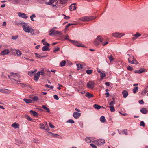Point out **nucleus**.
<instances>
[{
	"label": "nucleus",
	"mask_w": 148,
	"mask_h": 148,
	"mask_svg": "<svg viewBox=\"0 0 148 148\" xmlns=\"http://www.w3.org/2000/svg\"><path fill=\"white\" fill-rule=\"evenodd\" d=\"M129 57V58H128V60L129 62L131 64H138V62L135 58L134 56L132 55H130L128 54L127 55Z\"/></svg>",
	"instance_id": "nucleus-1"
},
{
	"label": "nucleus",
	"mask_w": 148,
	"mask_h": 148,
	"mask_svg": "<svg viewBox=\"0 0 148 148\" xmlns=\"http://www.w3.org/2000/svg\"><path fill=\"white\" fill-rule=\"evenodd\" d=\"M22 27L23 28V30L26 32L28 33L30 32L32 35L34 34V31L33 29L30 28V27L28 26H26L24 25H22Z\"/></svg>",
	"instance_id": "nucleus-2"
},
{
	"label": "nucleus",
	"mask_w": 148,
	"mask_h": 148,
	"mask_svg": "<svg viewBox=\"0 0 148 148\" xmlns=\"http://www.w3.org/2000/svg\"><path fill=\"white\" fill-rule=\"evenodd\" d=\"M102 42V37L101 35L98 36L94 41V44L95 46H97Z\"/></svg>",
	"instance_id": "nucleus-3"
},
{
	"label": "nucleus",
	"mask_w": 148,
	"mask_h": 148,
	"mask_svg": "<svg viewBox=\"0 0 148 148\" xmlns=\"http://www.w3.org/2000/svg\"><path fill=\"white\" fill-rule=\"evenodd\" d=\"M51 32L49 34V35L51 36H53L56 34H59V35H62V33L61 32L55 30H51L50 32Z\"/></svg>",
	"instance_id": "nucleus-4"
},
{
	"label": "nucleus",
	"mask_w": 148,
	"mask_h": 148,
	"mask_svg": "<svg viewBox=\"0 0 148 148\" xmlns=\"http://www.w3.org/2000/svg\"><path fill=\"white\" fill-rule=\"evenodd\" d=\"M10 74H11L10 75H8V78L12 81L14 80L16 81V76L15 75V73L13 72H11Z\"/></svg>",
	"instance_id": "nucleus-5"
},
{
	"label": "nucleus",
	"mask_w": 148,
	"mask_h": 148,
	"mask_svg": "<svg viewBox=\"0 0 148 148\" xmlns=\"http://www.w3.org/2000/svg\"><path fill=\"white\" fill-rule=\"evenodd\" d=\"M70 41H71L73 44L77 46L78 47H85L82 44L79 43L77 41L71 40H70Z\"/></svg>",
	"instance_id": "nucleus-6"
},
{
	"label": "nucleus",
	"mask_w": 148,
	"mask_h": 148,
	"mask_svg": "<svg viewBox=\"0 0 148 148\" xmlns=\"http://www.w3.org/2000/svg\"><path fill=\"white\" fill-rule=\"evenodd\" d=\"M95 83L92 81H89L87 83V86L88 88L90 89H93L94 87Z\"/></svg>",
	"instance_id": "nucleus-7"
},
{
	"label": "nucleus",
	"mask_w": 148,
	"mask_h": 148,
	"mask_svg": "<svg viewBox=\"0 0 148 148\" xmlns=\"http://www.w3.org/2000/svg\"><path fill=\"white\" fill-rule=\"evenodd\" d=\"M18 14L19 17L24 19H27L28 17L27 15L24 13L19 12L18 13Z\"/></svg>",
	"instance_id": "nucleus-8"
},
{
	"label": "nucleus",
	"mask_w": 148,
	"mask_h": 148,
	"mask_svg": "<svg viewBox=\"0 0 148 148\" xmlns=\"http://www.w3.org/2000/svg\"><path fill=\"white\" fill-rule=\"evenodd\" d=\"M40 128L42 129H44L47 131H49L50 130L49 127L46 128L44 124L41 123L40 124Z\"/></svg>",
	"instance_id": "nucleus-9"
},
{
	"label": "nucleus",
	"mask_w": 148,
	"mask_h": 148,
	"mask_svg": "<svg viewBox=\"0 0 148 148\" xmlns=\"http://www.w3.org/2000/svg\"><path fill=\"white\" fill-rule=\"evenodd\" d=\"M81 114V113L75 112L73 113V116L75 118L77 119L80 116Z\"/></svg>",
	"instance_id": "nucleus-10"
},
{
	"label": "nucleus",
	"mask_w": 148,
	"mask_h": 148,
	"mask_svg": "<svg viewBox=\"0 0 148 148\" xmlns=\"http://www.w3.org/2000/svg\"><path fill=\"white\" fill-rule=\"evenodd\" d=\"M112 34L113 36L119 38H120L122 36L124 35V34L123 33H113Z\"/></svg>",
	"instance_id": "nucleus-11"
},
{
	"label": "nucleus",
	"mask_w": 148,
	"mask_h": 148,
	"mask_svg": "<svg viewBox=\"0 0 148 148\" xmlns=\"http://www.w3.org/2000/svg\"><path fill=\"white\" fill-rule=\"evenodd\" d=\"M40 72H38L37 73L34 75V79L36 81H38L40 76Z\"/></svg>",
	"instance_id": "nucleus-12"
},
{
	"label": "nucleus",
	"mask_w": 148,
	"mask_h": 148,
	"mask_svg": "<svg viewBox=\"0 0 148 148\" xmlns=\"http://www.w3.org/2000/svg\"><path fill=\"white\" fill-rule=\"evenodd\" d=\"M9 51L8 49H5L2 51L1 53V55H4L8 54L9 53Z\"/></svg>",
	"instance_id": "nucleus-13"
},
{
	"label": "nucleus",
	"mask_w": 148,
	"mask_h": 148,
	"mask_svg": "<svg viewBox=\"0 0 148 148\" xmlns=\"http://www.w3.org/2000/svg\"><path fill=\"white\" fill-rule=\"evenodd\" d=\"M37 71V69L35 70L30 71L28 72V74L32 76L35 74V72Z\"/></svg>",
	"instance_id": "nucleus-14"
},
{
	"label": "nucleus",
	"mask_w": 148,
	"mask_h": 148,
	"mask_svg": "<svg viewBox=\"0 0 148 148\" xmlns=\"http://www.w3.org/2000/svg\"><path fill=\"white\" fill-rule=\"evenodd\" d=\"M11 126L14 127V129L18 128L19 127V125L16 122H15L12 124Z\"/></svg>",
	"instance_id": "nucleus-15"
},
{
	"label": "nucleus",
	"mask_w": 148,
	"mask_h": 148,
	"mask_svg": "<svg viewBox=\"0 0 148 148\" xmlns=\"http://www.w3.org/2000/svg\"><path fill=\"white\" fill-rule=\"evenodd\" d=\"M30 113L31 114H32L34 116L38 117V113L36 112L31 110L30 111Z\"/></svg>",
	"instance_id": "nucleus-16"
},
{
	"label": "nucleus",
	"mask_w": 148,
	"mask_h": 148,
	"mask_svg": "<svg viewBox=\"0 0 148 148\" xmlns=\"http://www.w3.org/2000/svg\"><path fill=\"white\" fill-rule=\"evenodd\" d=\"M122 94L124 98H126L128 95V92L126 90H123L122 92Z\"/></svg>",
	"instance_id": "nucleus-17"
},
{
	"label": "nucleus",
	"mask_w": 148,
	"mask_h": 148,
	"mask_svg": "<svg viewBox=\"0 0 148 148\" xmlns=\"http://www.w3.org/2000/svg\"><path fill=\"white\" fill-rule=\"evenodd\" d=\"M23 100L26 103L29 104L32 103L33 101L31 99L25 98L23 99Z\"/></svg>",
	"instance_id": "nucleus-18"
},
{
	"label": "nucleus",
	"mask_w": 148,
	"mask_h": 148,
	"mask_svg": "<svg viewBox=\"0 0 148 148\" xmlns=\"http://www.w3.org/2000/svg\"><path fill=\"white\" fill-rule=\"evenodd\" d=\"M88 16L86 17H84L82 18H79V20L80 21H88Z\"/></svg>",
	"instance_id": "nucleus-19"
},
{
	"label": "nucleus",
	"mask_w": 148,
	"mask_h": 148,
	"mask_svg": "<svg viewBox=\"0 0 148 148\" xmlns=\"http://www.w3.org/2000/svg\"><path fill=\"white\" fill-rule=\"evenodd\" d=\"M145 69H141L139 70H136L134 71V72L135 73L140 74L145 71Z\"/></svg>",
	"instance_id": "nucleus-20"
},
{
	"label": "nucleus",
	"mask_w": 148,
	"mask_h": 148,
	"mask_svg": "<svg viewBox=\"0 0 148 148\" xmlns=\"http://www.w3.org/2000/svg\"><path fill=\"white\" fill-rule=\"evenodd\" d=\"M56 0H50L48 2H46L45 4L47 5H51L53 3L56 2Z\"/></svg>",
	"instance_id": "nucleus-21"
},
{
	"label": "nucleus",
	"mask_w": 148,
	"mask_h": 148,
	"mask_svg": "<svg viewBox=\"0 0 148 148\" xmlns=\"http://www.w3.org/2000/svg\"><path fill=\"white\" fill-rule=\"evenodd\" d=\"M86 96L88 97V98H90L94 96V95L88 92H86Z\"/></svg>",
	"instance_id": "nucleus-22"
},
{
	"label": "nucleus",
	"mask_w": 148,
	"mask_h": 148,
	"mask_svg": "<svg viewBox=\"0 0 148 148\" xmlns=\"http://www.w3.org/2000/svg\"><path fill=\"white\" fill-rule=\"evenodd\" d=\"M47 105H42V108H44L45 110H46V112H47L49 113L50 112V110L49 109L46 107Z\"/></svg>",
	"instance_id": "nucleus-23"
},
{
	"label": "nucleus",
	"mask_w": 148,
	"mask_h": 148,
	"mask_svg": "<svg viewBox=\"0 0 148 148\" xmlns=\"http://www.w3.org/2000/svg\"><path fill=\"white\" fill-rule=\"evenodd\" d=\"M140 112L142 113L145 114L147 113L148 110L146 108H143L140 110Z\"/></svg>",
	"instance_id": "nucleus-24"
},
{
	"label": "nucleus",
	"mask_w": 148,
	"mask_h": 148,
	"mask_svg": "<svg viewBox=\"0 0 148 148\" xmlns=\"http://www.w3.org/2000/svg\"><path fill=\"white\" fill-rule=\"evenodd\" d=\"M93 107L95 109L99 110L101 108V106L97 104H95L93 105Z\"/></svg>",
	"instance_id": "nucleus-25"
},
{
	"label": "nucleus",
	"mask_w": 148,
	"mask_h": 148,
	"mask_svg": "<svg viewBox=\"0 0 148 148\" xmlns=\"http://www.w3.org/2000/svg\"><path fill=\"white\" fill-rule=\"evenodd\" d=\"M76 9V7L75 6L71 5L69 7V10L70 11H73L75 10Z\"/></svg>",
	"instance_id": "nucleus-26"
},
{
	"label": "nucleus",
	"mask_w": 148,
	"mask_h": 148,
	"mask_svg": "<svg viewBox=\"0 0 148 148\" xmlns=\"http://www.w3.org/2000/svg\"><path fill=\"white\" fill-rule=\"evenodd\" d=\"M42 50L43 51H49L50 49L48 47V46H44L42 47Z\"/></svg>",
	"instance_id": "nucleus-27"
},
{
	"label": "nucleus",
	"mask_w": 148,
	"mask_h": 148,
	"mask_svg": "<svg viewBox=\"0 0 148 148\" xmlns=\"http://www.w3.org/2000/svg\"><path fill=\"white\" fill-rule=\"evenodd\" d=\"M107 57L109 59L110 62H111L114 60V58H113L112 55H110V56H108Z\"/></svg>",
	"instance_id": "nucleus-28"
},
{
	"label": "nucleus",
	"mask_w": 148,
	"mask_h": 148,
	"mask_svg": "<svg viewBox=\"0 0 148 148\" xmlns=\"http://www.w3.org/2000/svg\"><path fill=\"white\" fill-rule=\"evenodd\" d=\"M96 142L97 145H101L102 144V139H99L96 141Z\"/></svg>",
	"instance_id": "nucleus-29"
},
{
	"label": "nucleus",
	"mask_w": 148,
	"mask_h": 148,
	"mask_svg": "<svg viewBox=\"0 0 148 148\" xmlns=\"http://www.w3.org/2000/svg\"><path fill=\"white\" fill-rule=\"evenodd\" d=\"M111 112H113L115 111V110L113 106H108Z\"/></svg>",
	"instance_id": "nucleus-30"
},
{
	"label": "nucleus",
	"mask_w": 148,
	"mask_h": 148,
	"mask_svg": "<svg viewBox=\"0 0 148 148\" xmlns=\"http://www.w3.org/2000/svg\"><path fill=\"white\" fill-rule=\"evenodd\" d=\"M65 64L66 61L65 60H63L60 63V65L61 67H62L65 66Z\"/></svg>",
	"instance_id": "nucleus-31"
},
{
	"label": "nucleus",
	"mask_w": 148,
	"mask_h": 148,
	"mask_svg": "<svg viewBox=\"0 0 148 148\" xmlns=\"http://www.w3.org/2000/svg\"><path fill=\"white\" fill-rule=\"evenodd\" d=\"M85 141L87 143H90L91 142V140L90 137H86L85 139Z\"/></svg>",
	"instance_id": "nucleus-32"
},
{
	"label": "nucleus",
	"mask_w": 148,
	"mask_h": 148,
	"mask_svg": "<svg viewBox=\"0 0 148 148\" xmlns=\"http://www.w3.org/2000/svg\"><path fill=\"white\" fill-rule=\"evenodd\" d=\"M60 48L59 47H55L53 49V52L54 53H56L59 51Z\"/></svg>",
	"instance_id": "nucleus-33"
},
{
	"label": "nucleus",
	"mask_w": 148,
	"mask_h": 148,
	"mask_svg": "<svg viewBox=\"0 0 148 148\" xmlns=\"http://www.w3.org/2000/svg\"><path fill=\"white\" fill-rule=\"evenodd\" d=\"M138 87H135L133 89V92L134 93H136L138 91Z\"/></svg>",
	"instance_id": "nucleus-34"
},
{
	"label": "nucleus",
	"mask_w": 148,
	"mask_h": 148,
	"mask_svg": "<svg viewBox=\"0 0 148 148\" xmlns=\"http://www.w3.org/2000/svg\"><path fill=\"white\" fill-rule=\"evenodd\" d=\"M32 99L35 101H37L39 100V99L38 97L37 96H34L33 97L31 98Z\"/></svg>",
	"instance_id": "nucleus-35"
},
{
	"label": "nucleus",
	"mask_w": 148,
	"mask_h": 148,
	"mask_svg": "<svg viewBox=\"0 0 148 148\" xmlns=\"http://www.w3.org/2000/svg\"><path fill=\"white\" fill-rule=\"evenodd\" d=\"M76 65L77 66V69L78 70H79L80 69H82V66L81 64L78 63Z\"/></svg>",
	"instance_id": "nucleus-36"
},
{
	"label": "nucleus",
	"mask_w": 148,
	"mask_h": 148,
	"mask_svg": "<svg viewBox=\"0 0 148 148\" xmlns=\"http://www.w3.org/2000/svg\"><path fill=\"white\" fill-rule=\"evenodd\" d=\"M97 71L99 73H100V80L102 79V72L101 71V70L99 69L98 68H97Z\"/></svg>",
	"instance_id": "nucleus-37"
},
{
	"label": "nucleus",
	"mask_w": 148,
	"mask_h": 148,
	"mask_svg": "<svg viewBox=\"0 0 148 148\" xmlns=\"http://www.w3.org/2000/svg\"><path fill=\"white\" fill-rule=\"evenodd\" d=\"M76 24H72V23H69L65 27V29H67L71 25H75Z\"/></svg>",
	"instance_id": "nucleus-38"
},
{
	"label": "nucleus",
	"mask_w": 148,
	"mask_h": 148,
	"mask_svg": "<svg viewBox=\"0 0 148 148\" xmlns=\"http://www.w3.org/2000/svg\"><path fill=\"white\" fill-rule=\"evenodd\" d=\"M21 0H13L12 3L14 4H18L21 1Z\"/></svg>",
	"instance_id": "nucleus-39"
},
{
	"label": "nucleus",
	"mask_w": 148,
	"mask_h": 148,
	"mask_svg": "<svg viewBox=\"0 0 148 148\" xmlns=\"http://www.w3.org/2000/svg\"><path fill=\"white\" fill-rule=\"evenodd\" d=\"M48 133L51 134H52V136L55 137H57V136H59V135L58 134H54L52 132H48Z\"/></svg>",
	"instance_id": "nucleus-40"
},
{
	"label": "nucleus",
	"mask_w": 148,
	"mask_h": 148,
	"mask_svg": "<svg viewBox=\"0 0 148 148\" xmlns=\"http://www.w3.org/2000/svg\"><path fill=\"white\" fill-rule=\"evenodd\" d=\"M86 72L87 74H90L92 73L93 70H87L86 71Z\"/></svg>",
	"instance_id": "nucleus-41"
},
{
	"label": "nucleus",
	"mask_w": 148,
	"mask_h": 148,
	"mask_svg": "<svg viewBox=\"0 0 148 148\" xmlns=\"http://www.w3.org/2000/svg\"><path fill=\"white\" fill-rule=\"evenodd\" d=\"M67 123H69L71 124H73L74 123V121L72 119H69L68 120L67 122Z\"/></svg>",
	"instance_id": "nucleus-42"
},
{
	"label": "nucleus",
	"mask_w": 148,
	"mask_h": 148,
	"mask_svg": "<svg viewBox=\"0 0 148 148\" xmlns=\"http://www.w3.org/2000/svg\"><path fill=\"white\" fill-rule=\"evenodd\" d=\"M141 36V34H140L138 32H137L136 34L133 35L134 36L136 37V38H138Z\"/></svg>",
	"instance_id": "nucleus-43"
},
{
	"label": "nucleus",
	"mask_w": 148,
	"mask_h": 148,
	"mask_svg": "<svg viewBox=\"0 0 148 148\" xmlns=\"http://www.w3.org/2000/svg\"><path fill=\"white\" fill-rule=\"evenodd\" d=\"M25 23L23 22L22 23H20L19 22H15V25H19L21 24L22 25L23 24H25Z\"/></svg>",
	"instance_id": "nucleus-44"
},
{
	"label": "nucleus",
	"mask_w": 148,
	"mask_h": 148,
	"mask_svg": "<svg viewBox=\"0 0 148 148\" xmlns=\"http://www.w3.org/2000/svg\"><path fill=\"white\" fill-rule=\"evenodd\" d=\"M148 91L146 89L144 90L142 92L141 94L143 95H144Z\"/></svg>",
	"instance_id": "nucleus-45"
},
{
	"label": "nucleus",
	"mask_w": 148,
	"mask_h": 148,
	"mask_svg": "<svg viewBox=\"0 0 148 148\" xmlns=\"http://www.w3.org/2000/svg\"><path fill=\"white\" fill-rule=\"evenodd\" d=\"M45 86L51 89H52L53 88V86H50L48 84L45 85Z\"/></svg>",
	"instance_id": "nucleus-46"
},
{
	"label": "nucleus",
	"mask_w": 148,
	"mask_h": 148,
	"mask_svg": "<svg viewBox=\"0 0 148 148\" xmlns=\"http://www.w3.org/2000/svg\"><path fill=\"white\" fill-rule=\"evenodd\" d=\"M36 17V16L35 14H33L32 15L30 16V18L31 20L32 21H34V20L33 19V18H35Z\"/></svg>",
	"instance_id": "nucleus-47"
},
{
	"label": "nucleus",
	"mask_w": 148,
	"mask_h": 148,
	"mask_svg": "<svg viewBox=\"0 0 148 148\" xmlns=\"http://www.w3.org/2000/svg\"><path fill=\"white\" fill-rule=\"evenodd\" d=\"M88 21L92 20L95 18L93 16L88 17Z\"/></svg>",
	"instance_id": "nucleus-48"
},
{
	"label": "nucleus",
	"mask_w": 148,
	"mask_h": 148,
	"mask_svg": "<svg viewBox=\"0 0 148 148\" xmlns=\"http://www.w3.org/2000/svg\"><path fill=\"white\" fill-rule=\"evenodd\" d=\"M16 52L17 55L18 56H20L21 54V51H20L18 50H16Z\"/></svg>",
	"instance_id": "nucleus-49"
},
{
	"label": "nucleus",
	"mask_w": 148,
	"mask_h": 148,
	"mask_svg": "<svg viewBox=\"0 0 148 148\" xmlns=\"http://www.w3.org/2000/svg\"><path fill=\"white\" fill-rule=\"evenodd\" d=\"M60 3L61 4H64L68 0H60Z\"/></svg>",
	"instance_id": "nucleus-50"
},
{
	"label": "nucleus",
	"mask_w": 148,
	"mask_h": 148,
	"mask_svg": "<svg viewBox=\"0 0 148 148\" xmlns=\"http://www.w3.org/2000/svg\"><path fill=\"white\" fill-rule=\"evenodd\" d=\"M18 37V35H16L15 36H12V39L13 40H15L17 39Z\"/></svg>",
	"instance_id": "nucleus-51"
},
{
	"label": "nucleus",
	"mask_w": 148,
	"mask_h": 148,
	"mask_svg": "<svg viewBox=\"0 0 148 148\" xmlns=\"http://www.w3.org/2000/svg\"><path fill=\"white\" fill-rule=\"evenodd\" d=\"M123 132L124 134L126 135H128L127 134V130L126 129H124L123 130Z\"/></svg>",
	"instance_id": "nucleus-52"
},
{
	"label": "nucleus",
	"mask_w": 148,
	"mask_h": 148,
	"mask_svg": "<svg viewBox=\"0 0 148 148\" xmlns=\"http://www.w3.org/2000/svg\"><path fill=\"white\" fill-rule=\"evenodd\" d=\"M63 38L65 39V40H67L68 39L69 36L68 35H66L65 36H63Z\"/></svg>",
	"instance_id": "nucleus-53"
},
{
	"label": "nucleus",
	"mask_w": 148,
	"mask_h": 148,
	"mask_svg": "<svg viewBox=\"0 0 148 148\" xmlns=\"http://www.w3.org/2000/svg\"><path fill=\"white\" fill-rule=\"evenodd\" d=\"M35 55H36V57L39 58H41L40 56L41 55H40L39 54H37L36 53H35Z\"/></svg>",
	"instance_id": "nucleus-54"
},
{
	"label": "nucleus",
	"mask_w": 148,
	"mask_h": 148,
	"mask_svg": "<svg viewBox=\"0 0 148 148\" xmlns=\"http://www.w3.org/2000/svg\"><path fill=\"white\" fill-rule=\"evenodd\" d=\"M127 69L128 70L131 71L133 70V68L131 67L130 66H128L127 67Z\"/></svg>",
	"instance_id": "nucleus-55"
},
{
	"label": "nucleus",
	"mask_w": 148,
	"mask_h": 148,
	"mask_svg": "<svg viewBox=\"0 0 148 148\" xmlns=\"http://www.w3.org/2000/svg\"><path fill=\"white\" fill-rule=\"evenodd\" d=\"M49 125L50 127L51 128H54V126L52 125L50 122H49Z\"/></svg>",
	"instance_id": "nucleus-56"
},
{
	"label": "nucleus",
	"mask_w": 148,
	"mask_h": 148,
	"mask_svg": "<svg viewBox=\"0 0 148 148\" xmlns=\"http://www.w3.org/2000/svg\"><path fill=\"white\" fill-rule=\"evenodd\" d=\"M145 125V124L144 122L143 121H141L140 122V126H144Z\"/></svg>",
	"instance_id": "nucleus-57"
},
{
	"label": "nucleus",
	"mask_w": 148,
	"mask_h": 148,
	"mask_svg": "<svg viewBox=\"0 0 148 148\" xmlns=\"http://www.w3.org/2000/svg\"><path fill=\"white\" fill-rule=\"evenodd\" d=\"M90 145L93 148H97V146L92 143H90Z\"/></svg>",
	"instance_id": "nucleus-58"
},
{
	"label": "nucleus",
	"mask_w": 148,
	"mask_h": 148,
	"mask_svg": "<svg viewBox=\"0 0 148 148\" xmlns=\"http://www.w3.org/2000/svg\"><path fill=\"white\" fill-rule=\"evenodd\" d=\"M53 97L56 100H58L59 99V98L57 95H54Z\"/></svg>",
	"instance_id": "nucleus-59"
},
{
	"label": "nucleus",
	"mask_w": 148,
	"mask_h": 148,
	"mask_svg": "<svg viewBox=\"0 0 148 148\" xmlns=\"http://www.w3.org/2000/svg\"><path fill=\"white\" fill-rule=\"evenodd\" d=\"M43 45H45V46H49V45H50V44L47 42H45L44 43H43Z\"/></svg>",
	"instance_id": "nucleus-60"
},
{
	"label": "nucleus",
	"mask_w": 148,
	"mask_h": 148,
	"mask_svg": "<svg viewBox=\"0 0 148 148\" xmlns=\"http://www.w3.org/2000/svg\"><path fill=\"white\" fill-rule=\"evenodd\" d=\"M115 101H111L109 104L110 105L113 106V105Z\"/></svg>",
	"instance_id": "nucleus-61"
},
{
	"label": "nucleus",
	"mask_w": 148,
	"mask_h": 148,
	"mask_svg": "<svg viewBox=\"0 0 148 148\" xmlns=\"http://www.w3.org/2000/svg\"><path fill=\"white\" fill-rule=\"evenodd\" d=\"M139 103L140 104H142L144 103V102L143 100H140L139 101Z\"/></svg>",
	"instance_id": "nucleus-62"
},
{
	"label": "nucleus",
	"mask_w": 148,
	"mask_h": 148,
	"mask_svg": "<svg viewBox=\"0 0 148 148\" xmlns=\"http://www.w3.org/2000/svg\"><path fill=\"white\" fill-rule=\"evenodd\" d=\"M63 15L65 16L64 18L65 19H68L70 18V17L66 16V15H65L64 14H63Z\"/></svg>",
	"instance_id": "nucleus-63"
},
{
	"label": "nucleus",
	"mask_w": 148,
	"mask_h": 148,
	"mask_svg": "<svg viewBox=\"0 0 148 148\" xmlns=\"http://www.w3.org/2000/svg\"><path fill=\"white\" fill-rule=\"evenodd\" d=\"M40 75H42L44 74V73L43 72V70H42L41 72H40Z\"/></svg>",
	"instance_id": "nucleus-64"
}]
</instances>
